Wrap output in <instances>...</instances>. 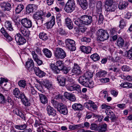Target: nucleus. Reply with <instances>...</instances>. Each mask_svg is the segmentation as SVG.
Segmentation results:
<instances>
[{
	"instance_id": "f257e3e1",
	"label": "nucleus",
	"mask_w": 132,
	"mask_h": 132,
	"mask_svg": "<svg viewBox=\"0 0 132 132\" xmlns=\"http://www.w3.org/2000/svg\"><path fill=\"white\" fill-rule=\"evenodd\" d=\"M52 16L51 13L48 12L44 13L42 11L34 13L33 18L36 21L37 24L38 25H42L45 19L43 16L49 18Z\"/></svg>"
},
{
	"instance_id": "f03ea898",
	"label": "nucleus",
	"mask_w": 132,
	"mask_h": 132,
	"mask_svg": "<svg viewBox=\"0 0 132 132\" xmlns=\"http://www.w3.org/2000/svg\"><path fill=\"white\" fill-rule=\"evenodd\" d=\"M96 35L98 40L101 41L108 39L109 37V35L107 30L100 29L97 32Z\"/></svg>"
},
{
	"instance_id": "7ed1b4c3",
	"label": "nucleus",
	"mask_w": 132,
	"mask_h": 132,
	"mask_svg": "<svg viewBox=\"0 0 132 132\" xmlns=\"http://www.w3.org/2000/svg\"><path fill=\"white\" fill-rule=\"evenodd\" d=\"M54 56L58 59H62L66 56V53L62 48L57 47L54 51Z\"/></svg>"
},
{
	"instance_id": "20e7f679",
	"label": "nucleus",
	"mask_w": 132,
	"mask_h": 132,
	"mask_svg": "<svg viewBox=\"0 0 132 132\" xmlns=\"http://www.w3.org/2000/svg\"><path fill=\"white\" fill-rule=\"evenodd\" d=\"M75 7L74 0H69L65 6L64 10L68 13H70L74 10Z\"/></svg>"
},
{
	"instance_id": "39448f33",
	"label": "nucleus",
	"mask_w": 132,
	"mask_h": 132,
	"mask_svg": "<svg viewBox=\"0 0 132 132\" xmlns=\"http://www.w3.org/2000/svg\"><path fill=\"white\" fill-rule=\"evenodd\" d=\"M80 67L79 65L76 63H74V66L71 72L68 74L71 76H73L75 75H79L82 72Z\"/></svg>"
},
{
	"instance_id": "423d86ee",
	"label": "nucleus",
	"mask_w": 132,
	"mask_h": 132,
	"mask_svg": "<svg viewBox=\"0 0 132 132\" xmlns=\"http://www.w3.org/2000/svg\"><path fill=\"white\" fill-rule=\"evenodd\" d=\"M67 47L70 51H75L76 49L75 42L72 39H67L65 40Z\"/></svg>"
},
{
	"instance_id": "0eeeda50",
	"label": "nucleus",
	"mask_w": 132,
	"mask_h": 132,
	"mask_svg": "<svg viewBox=\"0 0 132 132\" xmlns=\"http://www.w3.org/2000/svg\"><path fill=\"white\" fill-rule=\"evenodd\" d=\"M67 88L68 90L70 91L75 90V93L79 94L81 95L82 94L80 87L79 85H70L67 87Z\"/></svg>"
},
{
	"instance_id": "6e6552de",
	"label": "nucleus",
	"mask_w": 132,
	"mask_h": 132,
	"mask_svg": "<svg viewBox=\"0 0 132 132\" xmlns=\"http://www.w3.org/2000/svg\"><path fill=\"white\" fill-rule=\"evenodd\" d=\"M15 37L16 43L19 45H23L26 42V39L20 33L17 34Z\"/></svg>"
},
{
	"instance_id": "1a4fd4ad",
	"label": "nucleus",
	"mask_w": 132,
	"mask_h": 132,
	"mask_svg": "<svg viewBox=\"0 0 132 132\" xmlns=\"http://www.w3.org/2000/svg\"><path fill=\"white\" fill-rule=\"evenodd\" d=\"M0 5L4 11H10L11 9V5L7 2H4L0 3Z\"/></svg>"
},
{
	"instance_id": "9d476101",
	"label": "nucleus",
	"mask_w": 132,
	"mask_h": 132,
	"mask_svg": "<svg viewBox=\"0 0 132 132\" xmlns=\"http://www.w3.org/2000/svg\"><path fill=\"white\" fill-rule=\"evenodd\" d=\"M81 19L83 21L84 24L88 25L90 24L92 22V17L90 15H84L81 16Z\"/></svg>"
},
{
	"instance_id": "9b49d317",
	"label": "nucleus",
	"mask_w": 132,
	"mask_h": 132,
	"mask_svg": "<svg viewBox=\"0 0 132 132\" xmlns=\"http://www.w3.org/2000/svg\"><path fill=\"white\" fill-rule=\"evenodd\" d=\"M84 106L89 110L92 109L96 110L97 109V107L96 105L93 101L89 100L88 102H86L84 104Z\"/></svg>"
},
{
	"instance_id": "f8f14e48",
	"label": "nucleus",
	"mask_w": 132,
	"mask_h": 132,
	"mask_svg": "<svg viewBox=\"0 0 132 132\" xmlns=\"http://www.w3.org/2000/svg\"><path fill=\"white\" fill-rule=\"evenodd\" d=\"M22 26L27 28H31L32 26V22L31 20L27 18L22 19L21 20Z\"/></svg>"
},
{
	"instance_id": "ddd939ff",
	"label": "nucleus",
	"mask_w": 132,
	"mask_h": 132,
	"mask_svg": "<svg viewBox=\"0 0 132 132\" xmlns=\"http://www.w3.org/2000/svg\"><path fill=\"white\" fill-rule=\"evenodd\" d=\"M57 110L60 113L64 115H66L68 113L67 106L62 103L59 105Z\"/></svg>"
},
{
	"instance_id": "4468645a",
	"label": "nucleus",
	"mask_w": 132,
	"mask_h": 132,
	"mask_svg": "<svg viewBox=\"0 0 132 132\" xmlns=\"http://www.w3.org/2000/svg\"><path fill=\"white\" fill-rule=\"evenodd\" d=\"M55 17L52 16L50 21L45 23L46 28L48 29L51 28L55 24Z\"/></svg>"
},
{
	"instance_id": "2eb2a0df",
	"label": "nucleus",
	"mask_w": 132,
	"mask_h": 132,
	"mask_svg": "<svg viewBox=\"0 0 132 132\" xmlns=\"http://www.w3.org/2000/svg\"><path fill=\"white\" fill-rule=\"evenodd\" d=\"M46 110L49 116L51 115L54 117L56 115V110L50 105H48L47 107Z\"/></svg>"
},
{
	"instance_id": "dca6fc26",
	"label": "nucleus",
	"mask_w": 132,
	"mask_h": 132,
	"mask_svg": "<svg viewBox=\"0 0 132 132\" xmlns=\"http://www.w3.org/2000/svg\"><path fill=\"white\" fill-rule=\"evenodd\" d=\"M34 70L36 75L40 77H42L45 75V73L40 70L38 67H35Z\"/></svg>"
},
{
	"instance_id": "f3484780",
	"label": "nucleus",
	"mask_w": 132,
	"mask_h": 132,
	"mask_svg": "<svg viewBox=\"0 0 132 132\" xmlns=\"http://www.w3.org/2000/svg\"><path fill=\"white\" fill-rule=\"evenodd\" d=\"M64 96L66 99L72 102L75 101L76 100L75 96L72 94L65 92L64 93Z\"/></svg>"
},
{
	"instance_id": "a211bd4d",
	"label": "nucleus",
	"mask_w": 132,
	"mask_h": 132,
	"mask_svg": "<svg viewBox=\"0 0 132 132\" xmlns=\"http://www.w3.org/2000/svg\"><path fill=\"white\" fill-rule=\"evenodd\" d=\"M106 113L107 114L108 117L110 118L112 122H115L116 120V117L114 114L111 110L108 111Z\"/></svg>"
},
{
	"instance_id": "6ab92c4d",
	"label": "nucleus",
	"mask_w": 132,
	"mask_h": 132,
	"mask_svg": "<svg viewBox=\"0 0 132 132\" xmlns=\"http://www.w3.org/2000/svg\"><path fill=\"white\" fill-rule=\"evenodd\" d=\"M81 7L83 10L86 9L88 7V3L87 0H77Z\"/></svg>"
},
{
	"instance_id": "aec40b11",
	"label": "nucleus",
	"mask_w": 132,
	"mask_h": 132,
	"mask_svg": "<svg viewBox=\"0 0 132 132\" xmlns=\"http://www.w3.org/2000/svg\"><path fill=\"white\" fill-rule=\"evenodd\" d=\"M13 94L16 97L20 99L22 98V95H24V94L21 93L18 88H15L13 90Z\"/></svg>"
},
{
	"instance_id": "412c9836",
	"label": "nucleus",
	"mask_w": 132,
	"mask_h": 132,
	"mask_svg": "<svg viewBox=\"0 0 132 132\" xmlns=\"http://www.w3.org/2000/svg\"><path fill=\"white\" fill-rule=\"evenodd\" d=\"M57 80L60 85L63 86H65L66 78L65 77L62 76H58L57 77Z\"/></svg>"
},
{
	"instance_id": "4be33fe9",
	"label": "nucleus",
	"mask_w": 132,
	"mask_h": 132,
	"mask_svg": "<svg viewBox=\"0 0 132 132\" xmlns=\"http://www.w3.org/2000/svg\"><path fill=\"white\" fill-rule=\"evenodd\" d=\"M72 108L75 111H80L83 110L84 108L80 103H75L72 105Z\"/></svg>"
},
{
	"instance_id": "5701e85b",
	"label": "nucleus",
	"mask_w": 132,
	"mask_h": 132,
	"mask_svg": "<svg viewBox=\"0 0 132 132\" xmlns=\"http://www.w3.org/2000/svg\"><path fill=\"white\" fill-rule=\"evenodd\" d=\"M26 66L27 69H30L31 70L34 69V63L33 60L31 59H28L26 63Z\"/></svg>"
},
{
	"instance_id": "b1692460",
	"label": "nucleus",
	"mask_w": 132,
	"mask_h": 132,
	"mask_svg": "<svg viewBox=\"0 0 132 132\" xmlns=\"http://www.w3.org/2000/svg\"><path fill=\"white\" fill-rule=\"evenodd\" d=\"M88 79L84 76V75L80 76L79 78V82L82 85L85 86V84L88 81Z\"/></svg>"
},
{
	"instance_id": "393cba45",
	"label": "nucleus",
	"mask_w": 132,
	"mask_h": 132,
	"mask_svg": "<svg viewBox=\"0 0 132 132\" xmlns=\"http://www.w3.org/2000/svg\"><path fill=\"white\" fill-rule=\"evenodd\" d=\"M4 26L6 30H7L13 31L14 30L12 23L10 21H6L5 22Z\"/></svg>"
},
{
	"instance_id": "a878e982",
	"label": "nucleus",
	"mask_w": 132,
	"mask_h": 132,
	"mask_svg": "<svg viewBox=\"0 0 132 132\" xmlns=\"http://www.w3.org/2000/svg\"><path fill=\"white\" fill-rule=\"evenodd\" d=\"M80 49L82 52L87 54L90 53L92 50V48L90 47L84 46H81Z\"/></svg>"
},
{
	"instance_id": "bb28decb",
	"label": "nucleus",
	"mask_w": 132,
	"mask_h": 132,
	"mask_svg": "<svg viewBox=\"0 0 132 132\" xmlns=\"http://www.w3.org/2000/svg\"><path fill=\"white\" fill-rule=\"evenodd\" d=\"M107 130V125L105 123L100 125L97 129L98 131L99 132H105Z\"/></svg>"
},
{
	"instance_id": "cd10ccee",
	"label": "nucleus",
	"mask_w": 132,
	"mask_h": 132,
	"mask_svg": "<svg viewBox=\"0 0 132 132\" xmlns=\"http://www.w3.org/2000/svg\"><path fill=\"white\" fill-rule=\"evenodd\" d=\"M39 97L40 101L42 103L45 104L47 103V98L45 95L42 94H40L39 95Z\"/></svg>"
},
{
	"instance_id": "c85d7f7f",
	"label": "nucleus",
	"mask_w": 132,
	"mask_h": 132,
	"mask_svg": "<svg viewBox=\"0 0 132 132\" xmlns=\"http://www.w3.org/2000/svg\"><path fill=\"white\" fill-rule=\"evenodd\" d=\"M97 20L98 21V23L100 24L103 23L104 19V16L102 13H98L96 15Z\"/></svg>"
},
{
	"instance_id": "c756f323",
	"label": "nucleus",
	"mask_w": 132,
	"mask_h": 132,
	"mask_svg": "<svg viewBox=\"0 0 132 132\" xmlns=\"http://www.w3.org/2000/svg\"><path fill=\"white\" fill-rule=\"evenodd\" d=\"M65 23L69 29H71L73 28V23L69 18H67L65 19Z\"/></svg>"
},
{
	"instance_id": "7c9ffc66",
	"label": "nucleus",
	"mask_w": 132,
	"mask_h": 132,
	"mask_svg": "<svg viewBox=\"0 0 132 132\" xmlns=\"http://www.w3.org/2000/svg\"><path fill=\"white\" fill-rule=\"evenodd\" d=\"M128 3L125 1L120 2L118 4V8L120 10L125 9L128 5Z\"/></svg>"
},
{
	"instance_id": "2f4dec72",
	"label": "nucleus",
	"mask_w": 132,
	"mask_h": 132,
	"mask_svg": "<svg viewBox=\"0 0 132 132\" xmlns=\"http://www.w3.org/2000/svg\"><path fill=\"white\" fill-rule=\"evenodd\" d=\"M21 99L23 104L25 106H29L30 105V104L29 102L25 95H22V98Z\"/></svg>"
},
{
	"instance_id": "473e14b6",
	"label": "nucleus",
	"mask_w": 132,
	"mask_h": 132,
	"mask_svg": "<svg viewBox=\"0 0 132 132\" xmlns=\"http://www.w3.org/2000/svg\"><path fill=\"white\" fill-rule=\"evenodd\" d=\"M43 51L45 56L47 57L50 58L52 56V52L51 51L47 48L43 49Z\"/></svg>"
},
{
	"instance_id": "72a5a7b5",
	"label": "nucleus",
	"mask_w": 132,
	"mask_h": 132,
	"mask_svg": "<svg viewBox=\"0 0 132 132\" xmlns=\"http://www.w3.org/2000/svg\"><path fill=\"white\" fill-rule=\"evenodd\" d=\"M35 7V5L34 4H30L27 5L26 8V11L29 14L33 12L34 10V7Z\"/></svg>"
},
{
	"instance_id": "f704fd0d",
	"label": "nucleus",
	"mask_w": 132,
	"mask_h": 132,
	"mask_svg": "<svg viewBox=\"0 0 132 132\" xmlns=\"http://www.w3.org/2000/svg\"><path fill=\"white\" fill-rule=\"evenodd\" d=\"M43 84L48 89L52 87V84L49 82L48 80L45 79L43 81Z\"/></svg>"
},
{
	"instance_id": "c9c22d12",
	"label": "nucleus",
	"mask_w": 132,
	"mask_h": 132,
	"mask_svg": "<svg viewBox=\"0 0 132 132\" xmlns=\"http://www.w3.org/2000/svg\"><path fill=\"white\" fill-rule=\"evenodd\" d=\"M51 67L53 72L55 73L58 74L60 73V70L59 69L56 65L53 64L51 65Z\"/></svg>"
},
{
	"instance_id": "e433bc0d",
	"label": "nucleus",
	"mask_w": 132,
	"mask_h": 132,
	"mask_svg": "<svg viewBox=\"0 0 132 132\" xmlns=\"http://www.w3.org/2000/svg\"><path fill=\"white\" fill-rule=\"evenodd\" d=\"M107 72L105 71H101L97 72L96 75L97 77H105L107 74Z\"/></svg>"
},
{
	"instance_id": "4c0bfd02",
	"label": "nucleus",
	"mask_w": 132,
	"mask_h": 132,
	"mask_svg": "<svg viewBox=\"0 0 132 132\" xmlns=\"http://www.w3.org/2000/svg\"><path fill=\"white\" fill-rule=\"evenodd\" d=\"M81 18V17L80 18H78L75 20L74 21L75 23L78 26V27H81L82 26H83L84 23L83 21H82Z\"/></svg>"
},
{
	"instance_id": "58836bf2",
	"label": "nucleus",
	"mask_w": 132,
	"mask_h": 132,
	"mask_svg": "<svg viewBox=\"0 0 132 132\" xmlns=\"http://www.w3.org/2000/svg\"><path fill=\"white\" fill-rule=\"evenodd\" d=\"M6 99L5 100V102L4 104L8 105H13V101L11 100V98L8 96H6Z\"/></svg>"
},
{
	"instance_id": "ea45409f",
	"label": "nucleus",
	"mask_w": 132,
	"mask_h": 132,
	"mask_svg": "<svg viewBox=\"0 0 132 132\" xmlns=\"http://www.w3.org/2000/svg\"><path fill=\"white\" fill-rule=\"evenodd\" d=\"M117 43L118 46L122 47L124 44V41L121 37H120L117 39Z\"/></svg>"
},
{
	"instance_id": "a19ab883",
	"label": "nucleus",
	"mask_w": 132,
	"mask_h": 132,
	"mask_svg": "<svg viewBox=\"0 0 132 132\" xmlns=\"http://www.w3.org/2000/svg\"><path fill=\"white\" fill-rule=\"evenodd\" d=\"M39 37L44 41L46 40L48 38L47 34L44 32H41L39 34Z\"/></svg>"
},
{
	"instance_id": "79ce46f5",
	"label": "nucleus",
	"mask_w": 132,
	"mask_h": 132,
	"mask_svg": "<svg viewBox=\"0 0 132 132\" xmlns=\"http://www.w3.org/2000/svg\"><path fill=\"white\" fill-rule=\"evenodd\" d=\"M54 99L56 100L62 99L63 97L62 95L57 92H55L53 94Z\"/></svg>"
},
{
	"instance_id": "37998d69",
	"label": "nucleus",
	"mask_w": 132,
	"mask_h": 132,
	"mask_svg": "<svg viewBox=\"0 0 132 132\" xmlns=\"http://www.w3.org/2000/svg\"><path fill=\"white\" fill-rule=\"evenodd\" d=\"M51 102L53 106L56 108L57 109L59 107V105L62 103H59L57 101L53 99L51 100Z\"/></svg>"
},
{
	"instance_id": "c03bdc74",
	"label": "nucleus",
	"mask_w": 132,
	"mask_h": 132,
	"mask_svg": "<svg viewBox=\"0 0 132 132\" xmlns=\"http://www.w3.org/2000/svg\"><path fill=\"white\" fill-rule=\"evenodd\" d=\"M90 58L94 61H98L100 59V56L96 53L92 54L90 56Z\"/></svg>"
},
{
	"instance_id": "a18cd8bd",
	"label": "nucleus",
	"mask_w": 132,
	"mask_h": 132,
	"mask_svg": "<svg viewBox=\"0 0 132 132\" xmlns=\"http://www.w3.org/2000/svg\"><path fill=\"white\" fill-rule=\"evenodd\" d=\"M26 82L24 80H21L18 82V84L19 87L24 88L26 85Z\"/></svg>"
},
{
	"instance_id": "49530a36",
	"label": "nucleus",
	"mask_w": 132,
	"mask_h": 132,
	"mask_svg": "<svg viewBox=\"0 0 132 132\" xmlns=\"http://www.w3.org/2000/svg\"><path fill=\"white\" fill-rule=\"evenodd\" d=\"M24 8V6L22 4L18 5L16 8L15 11L16 13H19L23 10Z\"/></svg>"
},
{
	"instance_id": "de8ad7c7",
	"label": "nucleus",
	"mask_w": 132,
	"mask_h": 132,
	"mask_svg": "<svg viewBox=\"0 0 132 132\" xmlns=\"http://www.w3.org/2000/svg\"><path fill=\"white\" fill-rule=\"evenodd\" d=\"M6 95H5V96H4L2 94L0 93V103L4 104H5V100L6 99Z\"/></svg>"
},
{
	"instance_id": "09e8293b",
	"label": "nucleus",
	"mask_w": 132,
	"mask_h": 132,
	"mask_svg": "<svg viewBox=\"0 0 132 132\" xmlns=\"http://www.w3.org/2000/svg\"><path fill=\"white\" fill-rule=\"evenodd\" d=\"M117 9V6L116 5L113 4L112 6H110L108 7H107V10L108 11L113 12L114 11Z\"/></svg>"
},
{
	"instance_id": "8fccbe9b",
	"label": "nucleus",
	"mask_w": 132,
	"mask_h": 132,
	"mask_svg": "<svg viewBox=\"0 0 132 132\" xmlns=\"http://www.w3.org/2000/svg\"><path fill=\"white\" fill-rule=\"evenodd\" d=\"M27 126L25 124H22L19 125H16L15 126V128L17 129L20 130H23L25 129Z\"/></svg>"
},
{
	"instance_id": "3c124183",
	"label": "nucleus",
	"mask_w": 132,
	"mask_h": 132,
	"mask_svg": "<svg viewBox=\"0 0 132 132\" xmlns=\"http://www.w3.org/2000/svg\"><path fill=\"white\" fill-rule=\"evenodd\" d=\"M56 66L60 70L64 66L63 63V61L60 60L56 61Z\"/></svg>"
},
{
	"instance_id": "603ef678",
	"label": "nucleus",
	"mask_w": 132,
	"mask_h": 132,
	"mask_svg": "<svg viewBox=\"0 0 132 132\" xmlns=\"http://www.w3.org/2000/svg\"><path fill=\"white\" fill-rule=\"evenodd\" d=\"M21 33L24 36L28 37L29 35V32L27 31L24 28H21Z\"/></svg>"
},
{
	"instance_id": "864d4df0",
	"label": "nucleus",
	"mask_w": 132,
	"mask_h": 132,
	"mask_svg": "<svg viewBox=\"0 0 132 132\" xmlns=\"http://www.w3.org/2000/svg\"><path fill=\"white\" fill-rule=\"evenodd\" d=\"M70 69L69 68L64 66L63 68L61 69L60 71H62L63 73L67 74L68 73Z\"/></svg>"
},
{
	"instance_id": "5fc2aeb1",
	"label": "nucleus",
	"mask_w": 132,
	"mask_h": 132,
	"mask_svg": "<svg viewBox=\"0 0 132 132\" xmlns=\"http://www.w3.org/2000/svg\"><path fill=\"white\" fill-rule=\"evenodd\" d=\"M114 1L113 0H106L105 2V4L107 7H108L110 6H112Z\"/></svg>"
},
{
	"instance_id": "6e6d98bb",
	"label": "nucleus",
	"mask_w": 132,
	"mask_h": 132,
	"mask_svg": "<svg viewBox=\"0 0 132 132\" xmlns=\"http://www.w3.org/2000/svg\"><path fill=\"white\" fill-rule=\"evenodd\" d=\"M87 82L84 86L88 87L90 88H92L94 87V83L93 81H89L88 80V81Z\"/></svg>"
},
{
	"instance_id": "4d7b16f0",
	"label": "nucleus",
	"mask_w": 132,
	"mask_h": 132,
	"mask_svg": "<svg viewBox=\"0 0 132 132\" xmlns=\"http://www.w3.org/2000/svg\"><path fill=\"white\" fill-rule=\"evenodd\" d=\"M84 75L88 79L91 78L93 76V72L89 71H87L84 73Z\"/></svg>"
},
{
	"instance_id": "13d9d810",
	"label": "nucleus",
	"mask_w": 132,
	"mask_h": 132,
	"mask_svg": "<svg viewBox=\"0 0 132 132\" xmlns=\"http://www.w3.org/2000/svg\"><path fill=\"white\" fill-rule=\"evenodd\" d=\"M127 53V57L130 59L132 60V47L128 51H126Z\"/></svg>"
},
{
	"instance_id": "bf43d9fd",
	"label": "nucleus",
	"mask_w": 132,
	"mask_h": 132,
	"mask_svg": "<svg viewBox=\"0 0 132 132\" xmlns=\"http://www.w3.org/2000/svg\"><path fill=\"white\" fill-rule=\"evenodd\" d=\"M57 33L62 36L65 35L66 33L65 31L62 28H59L57 29Z\"/></svg>"
},
{
	"instance_id": "052dcab7",
	"label": "nucleus",
	"mask_w": 132,
	"mask_h": 132,
	"mask_svg": "<svg viewBox=\"0 0 132 132\" xmlns=\"http://www.w3.org/2000/svg\"><path fill=\"white\" fill-rule=\"evenodd\" d=\"M89 5L92 8H94L95 6L96 1V0H89Z\"/></svg>"
},
{
	"instance_id": "680f3d73",
	"label": "nucleus",
	"mask_w": 132,
	"mask_h": 132,
	"mask_svg": "<svg viewBox=\"0 0 132 132\" xmlns=\"http://www.w3.org/2000/svg\"><path fill=\"white\" fill-rule=\"evenodd\" d=\"M98 127L96 124L93 123L90 125V128L92 130L96 131L97 130Z\"/></svg>"
},
{
	"instance_id": "e2e57ef3",
	"label": "nucleus",
	"mask_w": 132,
	"mask_h": 132,
	"mask_svg": "<svg viewBox=\"0 0 132 132\" xmlns=\"http://www.w3.org/2000/svg\"><path fill=\"white\" fill-rule=\"evenodd\" d=\"M81 40L82 42L86 43H89L90 42V39L89 37H84L81 38Z\"/></svg>"
},
{
	"instance_id": "0e129e2a",
	"label": "nucleus",
	"mask_w": 132,
	"mask_h": 132,
	"mask_svg": "<svg viewBox=\"0 0 132 132\" xmlns=\"http://www.w3.org/2000/svg\"><path fill=\"white\" fill-rule=\"evenodd\" d=\"M96 6L97 9L98 10L101 9L102 8V3L101 1H96Z\"/></svg>"
},
{
	"instance_id": "69168bd1",
	"label": "nucleus",
	"mask_w": 132,
	"mask_h": 132,
	"mask_svg": "<svg viewBox=\"0 0 132 132\" xmlns=\"http://www.w3.org/2000/svg\"><path fill=\"white\" fill-rule=\"evenodd\" d=\"M44 125H41L40 127H38L37 131L38 132H41L42 131L43 132H45L44 130L45 131V129L44 128Z\"/></svg>"
},
{
	"instance_id": "338daca9",
	"label": "nucleus",
	"mask_w": 132,
	"mask_h": 132,
	"mask_svg": "<svg viewBox=\"0 0 132 132\" xmlns=\"http://www.w3.org/2000/svg\"><path fill=\"white\" fill-rule=\"evenodd\" d=\"M120 23L119 27L121 29H122L124 27L126 26V24L123 20H121L120 21Z\"/></svg>"
},
{
	"instance_id": "774afa93",
	"label": "nucleus",
	"mask_w": 132,
	"mask_h": 132,
	"mask_svg": "<svg viewBox=\"0 0 132 132\" xmlns=\"http://www.w3.org/2000/svg\"><path fill=\"white\" fill-rule=\"evenodd\" d=\"M31 54L32 55L33 58L35 61L38 59V56L35 53V51H32Z\"/></svg>"
}]
</instances>
